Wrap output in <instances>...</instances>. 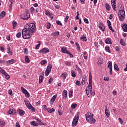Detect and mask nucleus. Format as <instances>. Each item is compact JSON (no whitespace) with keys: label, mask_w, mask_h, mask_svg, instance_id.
<instances>
[{"label":"nucleus","mask_w":127,"mask_h":127,"mask_svg":"<svg viewBox=\"0 0 127 127\" xmlns=\"http://www.w3.org/2000/svg\"><path fill=\"white\" fill-rule=\"evenodd\" d=\"M6 63L7 65L8 66L9 65H11V64H13L14 63V60L13 59L9 60H8Z\"/></svg>","instance_id":"obj_22"},{"label":"nucleus","mask_w":127,"mask_h":127,"mask_svg":"<svg viewBox=\"0 0 127 127\" xmlns=\"http://www.w3.org/2000/svg\"><path fill=\"white\" fill-rule=\"evenodd\" d=\"M25 96L26 98H29L30 97V95L29 94V93H28V92L25 94Z\"/></svg>","instance_id":"obj_59"},{"label":"nucleus","mask_w":127,"mask_h":127,"mask_svg":"<svg viewBox=\"0 0 127 127\" xmlns=\"http://www.w3.org/2000/svg\"><path fill=\"white\" fill-rule=\"evenodd\" d=\"M89 85L86 88V92L87 94V97L88 98H91L92 96L94 97L95 96V91H92V86L93 85L92 80V73L91 72H89Z\"/></svg>","instance_id":"obj_2"},{"label":"nucleus","mask_w":127,"mask_h":127,"mask_svg":"<svg viewBox=\"0 0 127 127\" xmlns=\"http://www.w3.org/2000/svg\"><path fill=\"white\" fill-rule=\"evenodd\" d=\"M18 112L19 113V116H24V114H25V112H24V111L21 109H19Z\"/></svg>","instance_id":"obj_26"},{"label":"nucleus","mask_w":127,"mask_h":127,"mask_svg":"<svg viewBox=\"0 0 127 127\" xmlns=\"http://www.w3.org/2000/svg\"><path fill=\"white\" fill-rule=\"evenodd\" d=\"M105 49L106 52H108V53H111V50H110V47L106 46Z\"/></svg>","instance_id":"obj_41"},{"label":"nucleus","mask_w":127,"mask_h":127,"mask_svg":"<svg viewBox=\"0 0 127 127\" xmlns=\"http://www.w3.org/2000/svg\"><path fill=\"white\" fill-rule=\"evenodd\" d=\"M125 16L126 15H119V20L120 21H124V20H125V18H126Z\"/></svg>","instance_id":"obj_25"},{"label":"nucleus","mask_w":127,"mask_h":127,"mask_svg":"<svg viewBox=\"0 0 127 127\" xmlns=\"http://www.w3.org/2000/svg\"><path fill=\"white\" fill-rule=\"evenodd\" d=\"M71 76L74 78L76 77V72L74 70H71Z\"/></svg>","instance_id":"obj_46"},{"label":"nucleus","mask_w":127,"mask_h":127,"mask_svg":"<svg viewBox=\"0 0 127 127\" xmlns=\"http://www.w3.org/2000/svg\"><path fill=\"white\" fill-rule=\"evenodd\" d=\"M36 120L37 121V123H38V124L39 126H45V124H44V123H42V122H41V120L38 118H36Z\"/></svg>","instance_id":"obj_23"},{"label":"nucleus","mask_w":127,"mask_h":127,"mask_svg":"<svg viewBox=\"0 0 127 127\" xmlns=\"http://www.w3.org/2000/svg\"><path fill=\"white\" fill-rule=\"evenodd\" d=\"M4 125H5L4 120L0 119V127H4Z\"/></svg>","instance_id":"obj_33"},{"label":"nucleus","mask_w":127,"mask_h":127,"mask_svg":"<svg viewBox=\"0 0 127 127\" xmlns=\"http://www.w3.org/2000/svg\"><path fill=\"white\" fill-rule=\"evenodd\" d=\"M98 27L100 28V29L104 32L106 30V27H105V24H104V23L103 22L101 21L99 22V24H98Z\"/></svg>","instance_id":"obj_7"},{"label":"nucleus","mask_w":127,"mask_h":127,"mask_svg":"<svg viewBox=\"0 0 127 127\" xmlns=\"http://www.w3.org/2000/svg\"><path fill=\"white\" fill-rule=\"evenodd\" d=\"M8 94L10 96H13V94H12V90L11 89L8 90Z\"/></svg>","instance_id":"obj_55"},{"label":"nucleus","mask_w":127,"mask_h":127,"mask_svg":"<svg viewBox=\"0 0 127 127\" xmlns=\"http://www.w3.org/2000/svg\"><path fill=\"white\" fill-rule=\"evenodd\" d=\"M85 117L87 122L89 124L94 125L96 123V119H94V115L91 114V113H88L87 114H85Z\"/></svg>","instance_id":"obj_3"},{"label":"nucleus","mask_w":127,"mask_h":127,"mask_svg":"<svg viewBox=\"0 0 127 127\" xmlns=\"http://www.w3.org/2000/svg\"><path fill=\"white\" fill-rule=\"evenodd\" d=\"M56 23L58 24V25H61V26H63V25L61 23V21H59V20H56Z\"/></svg>","instance_id":"obj_45"},{"label":"nucleus","mask_w":127,"mask_h":127,"mask_svg":"<svg viewBox=\"0 0 127 127\" xmlns=\"http://www.w3.org/2000/svg\"><path fill=\"white\" fill-rule=\"evenodd\" d=\"M24 102L28 109L31 110L32 112H35V109L32 105H31V104H30V102H29V101H28V99H25Z\"/></svg>","instance_id":"obj_4"},{"label":"nucleus","mask_w":127,"mask_h":127,"mask_svg":"<svg viewBox=\"0 0 127 127\" xmlns=\"http://www.w3.org/2000/svg\"><path fill=\"white\" fill-rule=\"evenodd\" d=\"M118 120H119V122L120 123L121 125H123V124H124V122L123 121V119H122V118H119Z\"/></svg>","instance_id":"obj_58"},{"label":"nucleus","mask_w":127,"mask_h":127,"mask_svg":"<svg viewBox=\"0 0 127 127\" xmlns=\"http://www.w3.org/2000/svg\"><path fill=\"white\" fill-rule=\"evenodd\" d=\"M86 82H87V79L85 76H83L82 81H81L82 85H85V84H86Z\"/></svg>","instance_id":"obj_28"},{"label":"nucleus","mask_w":127,"mask_h":127,"mask_svg":"<svg viewBox=\"0 0 127 127\" xmlns=\"http://www.w3.org/2000/svg\"><path fill=\"white\" fill-rule=\"evenodd\" d=\"M61 51H62V53H65L66 54H67V53H68V52L69 51H68V50H67V48L66 47H61Z\"/></svg>","instance_id":"obj_17"},{"label":"nucleus","mask_w":127,"mask_h":127,"mask_svg":"<svg viewBox=\"0 0 127 127\" xmlns=\"http://www.w3.org/2000/svg\"><path fill=\"white\" fill-rule=\"evenodd\" d=\"M81 40H83V41H87V37L85 36V35H83V36L80 37Z\"/></svg>","instance_id":"obj_43"},{"label":"nucleus","mask_w":127,"mask_h":127,"mask_svg":"<svg viewBox=\"0 0 127 127\" xmlns=\"http://www.w3.org/2000/svg\"><path fill=\"white\" fill-rule=\"evenodd\" d=\"M79 118L80 117L78 115H76L74 116L72 123V127H75L77 126V124H78V122H79Z\"/></svg>","instance_id":"obj_5"},{"label":"nucleus","mask_w":127,"mask_h":127,"mask_svg":"<svg viewBox=\"0 0 127 127\" xmlns=\"http://www.w3.org/2000/svg\"><path fill=\"white\" fill-rule=\"evenodd\" d=\"M7 53L10 55V56H12V52L10 51V47L9 45L7 46Z\"/></svg>","instance_id":"obj_18"},{"label":"nucleus","mask_w":127,"mask_h":127,"mask_svg":"<svg viewBox=\"0 0 127 127\" xmlns=\"http://www.w3.org/2000/svg\"><path fill=\"white\" fill-rule=\"evenodd\" d=\"M51 13L48 10H45L46 15H49Z\"/></svg>","instance_id":"obj_54"},{"label":"nucleus","mask_w":127,"mask_h":127,"mask_svg":"<svg viewBox=\"0 0 127 127\" xmlns=\"http://www.w3.org/2000/svg\"><path fill=\"white\" fill-rule=\"evenodd\" d=\"M62 96H63V99H64V100H66V99L68 98V92H67V90H64L63 91Z\"/></svg>","instance_id":"obj_11"},{"label":"nucleus","mask_w":127,"mask_h":127,"mask_svg":"<svg viewBox=\"0 0 127 127\" xmlns=\"http://www.w3.org/2000/svg\"><path fill=\"white\" fill-rule=\"evenodd\" d=\"M24 53L27 55L28 54V50H27V49L26 48L24 49Z\"/></svg>","instance_id":"obj_60"},{"label":"nucleus","mask_w":127,"mask_h":127,"mask_svg":"<svg viewBox=\"0 0 127 127\" xmlns=\"http://www.w3.org/2000/svg\"><path fill=\"white\" fill-rule=\"evenodd\" d=\"M2 74L5 76V78L6 80H9V78H10V76L6 72L5 70H4V71L2 72Z\"/></svg>","instance_id":"obj_15"},{"label":"nucleus","mask_w":127,"mask_h":127,"mask_svg":"<svg viewBox=\"0 0 127 127\" xmlns=\"http://www.w3.org/2000/svg\"><path fill=\"white\" fill-rule=\"evenodd\" d=\"M29 17H30V14L29 13H27L23 18H22V19H24V20H27Z\"/></svg>","instance_id":"obj_29"},{"label":"nucleus","mask_w":127,"mask_h":127,"mask_svg":"<svg viewBox=\"0 0 127 127\" xmlns=\"http://www.w3.org/2000/svg\"><path fill=\"white\" fill-rule=\"evenodd\" d=\"M50 27H51V24L50 23H48L47 26V29H50Z\"/></svg>","instance_id":"obj_56"},{"label":"nucleus","mask_w":127,"mask_h":127,"mask_svg":"<svg viewBox=\"0 0 127 127\" xmlns=\"http://www.w3.org/2000/svg\"><path fill=\"white\" fill-rule=\"evenodd\" d=\"M71 109H76V108H77V104L74 103L71 104Z\"/></svg>","instance_id":"obj_44"},{"label":"nucleus","mask_w":127,"mask_h":127,"mask_svg":"<svg viewBox=\"0 0 127 127\" xmlns=\"http://www.w3.org/2000/svg\"><path fill=\"white\" fill-rule=\"evenodd\" d=\"M75 44L77 46V51H78V52H80V45H79V43L76 42L75 43Z\"/></svg>","instance_id":"obj_48"},{"label":"nucleus","mask_w":127,"mask_h":127,"mask_svg":"<svg viewBox=\"0 0 127 127\" xmlns=\"http://www.w3.org/2000/svg\"><path fill=\"white\" fill-rule=\"evenodd\" d=\"M53 82V78H50L49 80V84H51Z\"/></svg>","instance_id":"obj_64"},{"label":"nucleus","mask_w":127,"mask_h":127,"mask_svg":"<svg viewBox=\"0 0 127 127\" xmlns=\"http://www.w3.org/2000/svg\"><path fill=\"white\" fill-rule=\"evenodd\" d=\"M107 24H108L109 29L110 30H111V31H112V32H115V30H114V29H113V27H112V23H111V21L108 20H107Z\"/></svg>","instance_id":"obj_14"},{"label":"nucleus","mask_w":127,"mask_h":127,"mask_svg":"<svg viewBox=\"0 0 127 127\" xmlns=\"http://www.w3.org/2000/svg\"><path fill=\"white\" fill-rule=\"evenodd\" d=\"M39 79V84H41V83L43 81V79H44V73H43V72L40 73Z\"/></svg>","instance_id":"obj_13"},{"label":"nucleus","mask_w":127,"mask_h":127,"mask_svg":"<svg viewBox=\"0 0 127 127\" xmlns=\"http://www.w3.org/2000/svg\"><path fill=\"white\" fill-rule=\"evenodd\" d=\"M67 76H68V74H67V72H64L61 75L60 77L62 78L63 80H65L66 78H67Z\"/></svg>","instance_id":"obj_19"},{"label":"nucleus","mask_w":127,"mask_h":127,"mask_svg":"<svg viewBox=\"0 0 127 127\" xmlns=\"http://www.w3.org/2000/svg\"><path fill=\"white\" fill-rule=\"evenodd\" d=\"M66 54H68V55H69V57H70V58H73V57H74V56L69 51L67 52V53Z\"/></svg>","instance_id":"obj_49"},{"label":"nucleus","mask_w":127,"mask_h":127,"mask_svg":"<svg viewBox=\"0 0 127 127\" xmlns=\"http://www.w3.org/2000/svg\"><path fill=\"white\" fill-rule=\"evenodd\" d=\"M65 65H66V66H71V63L69 62H66L65 63Z\"/></svg>","instance_id":"obj_57"},{"label":"nucleus","mask_w":127,"mask_h":127,"mask_svg":"<svg viewBox=\"0 0 127 127\" xmlns=\"http://www.w3.org/2000/svg\"><path fill=\"white\" fill-rule=\"evenodd\" d=\"M5 49L2 46H0V51H2V52H3L4 51Z\"/></svg>","instance_id":"obj_61"},{"label":"nucleus","mask_w":127,"mask_h":127,"mask_svg":"<svg viewBox=\"0 0 127 127\" xmlns=\"http://www.w3.org/2000/svg\"><path fill=\"white\" fill-rule=\"evenodd\" d=\"M105 43L106 44H112V40H111L110 38H107L105 40Z\"/></svg>","instance_id":"obj_27"},{"label":"nucleus","mask_w":127,"mask_h":127,"mask_svg":"<svg viewBox=\"0 0 127 127\" xmlns=\"http://www.w3.org/2000/svg\"><path fill=\"white\" fill-rule=\"evenodd\" d=\"M98 62L100 65H101V64H103V59L101 58H99Z\"/></svg>","instance_id":"obj_52"},{"label":"nucleus","mask_w":127,"mask_h":127,"mask_svg":"<svg viewBox=\"0 0 127 127\" xmlns=\"http://www.w3.org/2000/svg\"><path fill=\"white\" fill-rule=\"evenodd\" d=\"M12 25L13 29H15V28H16V26H17V23H16V21H13Z\"/></svg>","instance_id":"obj_36"},{"label":"nucleus","mask_w":127,"mask_h":127,"mask_svg":"<svg viewBox=\"0 0 127 127\" xmlns=\"http://www.w3.org/2000/svg\"><path fill=\"white\" fill-rule=\"evenodd\" d=\"M31 126H34L35 127H38L39 124L38 123H36L35 121H32L30 123Z\"/></svg>","instance_id":"obj_30"},{"label":"nucleus","mask_w":127,"mask_h":127,"mask_svg":"<svg viewBox=\"0 0 127 127\" xmlns=\"http://www.w3.org/2000/svg\"><path fill=\"white\" fill-rule=\"evenodd\" d=\"M75 84L77 86H80V85H81V83L79 80L76 81Z\"/></svg>","instance_id":"obj_62"},{"label":"nucleus","mask_w":127,"mask_h":127,"mask_svg":"<svg viewBox=\"0 0 127 127\" xmlns=\"http://www.w3.org/2000/svg\"><path fill=\"white\" fill-rule=\"evenodd\" d=\"M111 5L115 11H117V6L116 5V0H111Z\"/></svg>","instance_id":"obj_12"},{"label":"nucleus","mask_w":127,"mask_h":127,"mask_svg":"<svg viewBox=\"0 0 127 127\" xmlns=\"http://www.w3.org/2000/svg\"><path fill=\"white\" fill-rule=\"evenodd\" d=\"M21 90L22 92V93L24 94H26L27 93V92H28V91H27V90L26 89H25L23 87H21Z\"/></svg>","instance_id":"obj_35"},{"label":"nucleus","mask_w":127,"mask_h":127,"mask_svg":"<svg viewBox=\"0 0 127 127\" xmlns=\"http://www.w3.org/2000/svg\"><path fill=\"white\" fill-rule=\"evenodd\" d=\"M11 3L9 5V10H11L12 9V2H10Z\"/></svg>","instance_id":"obj_53"},{"label":"nucleus","mask_w":127,"mask_h":127,"mask_svg":"<svg viewBox=\"0 0 127 127\" xmlns=\"http://www.w3.org/2000/svg\"><path fill=\"white\" fill-rule=\"evenodd\" d=\"M37 43H38V44L35 47V49L36 50H37L38 49H39V47H40V44H41V42H40V41H38Z\"/></svg>","instance_id":"obj_40"},{"label":"nucleus","mask_w":127,"mask_h":127,"mask_svg":"<svg viewBox=\"0 0 127 127\" xmlns=\"http://www.w3.org/2000/svg\"><path fill=\"white\" fill-rule=\"evenodd\" d=\"M47 63V61L46 60H43L40 62L41 65H45Z\"/></svg>","instance_id":"obj_39"},{"label":"nucleus","mask_w":127,"mask_h":127,"mask_svg":"<svg viewBox=\"0 0 127 127\" xmlns=\"http://www.w3.org/2000/svg\"><path fill=\"white\" fill-rule=\"evenodd\" d=\"M119 12L118 15H126V12L125 11V7L124 6H121V8L119 9Z\"/></svg>","instance_id":"obj_8"},{"label":"nucleus","mask_w":127,"mask_h":127,"mask_svg":"<svg viewBox=\"0 0 127 127\" xmlns=\"http://www.w3.org/2000/svg\"><path fill=\"white\" fill-rule=\"evenodd\" d=\"M114 68L116 71H120V68H119V66H118L117 64H114Z\"/></svg>","instance_id":"obj_38"},{"label":"nucleus","mask_w":127,"mask_h":127,"mask_svg":"<svg viewBox=\"0 0 127 127\" xmlns=\"http://www.w3.org/2000/svg\"><path fill=\"white\" fill-rule=\"evenodd\" d=\"M57 96H58V95L55 94L53 96V97L50 101L51 104H54V102H55V100H56V98H57Z\"/></svg>","instance_id":"obj_16"},{"label":"nucleus","mask_w":127,"mask_h":127,"mask_svg":"<svg viewBox=\"0 0 127 127\" xmlns=\"http://www.w3.org/2000/svg\"><path fill=\"white\" fill-rule=\"evenodd\" d=\"M84 21L85 23H87V24H89V20L87 18L84 19Z\"/></svg>","instance_id":"obj_63"},{"label":"nucleus","mask_w":127,"mask_h":127,"mask_svg":"<svg viewBox=\"0 0 127 127\" xmlns=\"http://www.w3.org/2000/svg\"><path fill=\"white\" fill-rule=\"evenodd\" d=\"M52 69V64L48 65L45 72L46 77H47V76H48V75L50 74V72H51Z\"/></svg>","instance_id":"obj_6"},{"label":"nucleus","mask_w":127,"mask_h":127,"mask_svg":"<svg viewBox=\"0 0 127 127\" xmlns=\"http://www.w3.org/2000/svg\"><path fill=\"white\" fill-rule=\"evenodd\" d=\"M108 67L110 69V75H113V64L112 62H108Z\"/></svg>","instance_id":"obj_9"},{"label":"nucleus","mask_w":127,"mask_h":127,"mask_svg":"<svg viewBox=\"0 0 127 127\" xmlns=\"http://www.w3.org/2000/svg\"><path fill=\"white\" fill-rule=\"evenodd\" d=\"M16 37H17V38H20V37H21V32H18L16 35Z\"/></svg>","instance_id":"obj_51"},{"label":"nucleus","mask_w":127,"mask_h":127,"mask_svg":"<svg viewBox=\"0 0 127 127\" xmlns=\"http://www.w3.org/2000/svg\"><path fill=\"white\" fill-rule=\"evenodd\" d=\"M105 7L107 10H108V11L111 10V6H110L109 4L108 3L105 4Z\"/></svg>","instance_id":"obj_37"},{"label":"nucleus","mask_w":127,"mask_h":127,"mask_svg":"<svg viewBox=\"0 0 127 127\" xmlns=\"http://www.w3.org/2000/svg\"><path fill=\"white\" fill-rule=\"evenodd\" d=\"M120 44H121V45H123V46H126V43H125V41H124V40L123 39H121Z\"/></svg>","instance_id":"obj_42"},{"label":"nucleus","mask_w":127,"mask_h":127,"mask_svg":"<svg viewBox=\"0 0 127 127\" xmlns=\"http://www.w3.org/2000/svg\"><path fill=\"white\" fill-rule=\"evenodd\" d=\"M68 96L69 97H72L73 96V91L70 90L69 92H68Z\"/></svg>","instance_id":"obj_50"},{"label":"nucleus","mask_w":127,"mask_h":127,"mask_svg":"<svg viewBox=\"0 0 127 127\" xmlns=\"http://www.w3.org/2000/svg\"><path fill=\"white\" fill-rule=\"evenodd\" d=\"M7 114H8V115H15L16 112L13 110V109H11L8 112Z\"/></svg>","instance_id":"obj_24"},{"label":"nucleus","mask_w":127,"mask_h":127,"mask_svg":"<svg viewBox=\"0 0 127 127\" xmlns=\"http://www.w3.org/2000/svg\"><path fill=\"white\" fill-rule=\"evenodd\" d=\"M105 113L107 118H110V111L108 110L107 107L105 108Z\"/></svg>","instance_id":"obj_21"},{"label":"nucleus","mask_w":127,"mask_h":127,"mask_svg":"<svg viewBox=\"0 0 127 127\" xmlns=\"http://www.w3.org/2000/svg\"><path fill=\"white\" fill-rule=\"evenodd\" d=\"M122 28L123 29L124 32H127V23H124L122 25Z\"/></svg>","instance_id":"obj_20"},{"label":"nucleus","mask_w":127,"mask_h":127,"mask_svg":"<svg viewBox=\"0 0 127 127\" xmlns=\"http://www.w3.org/2000/svg\"><path fill=\"white\" fill-rule=\"evenodd\" d=\"M52 35H54V36H58L59 35V31H56L53 33Z\"/></svg>","instance_id":"obj_47"},{"label":"nucleus","mask_w":127,"mask_h":127,"mask_svg":"<svg viewBox=\"0 0 127 127\" xmlns=\"http://www.w3.org/2000/svg\"><path fill=\"white\" fill-rule=\"evenodd\" d=\"M47 111L48 113L51 114L52 113H53V112H55V109H53V108H52V109L47 108Z\"/></svg>","instance_id":"obj_32"},{"label":"nucleus","mask_w":127,"mask_h":127,"mask_svg":"<svg viewBox=\"0 0 127 127\" xmlns=\"http://www.w3.org/2000/svg\"><path fill=\"white\" fill-rule=\"evenodd\" d=\"M5 16V12L4 11H2L0 13V19H1L3 17H4Z\"/></svg>","instance_id":"obj_31"},{"label":"nucleus","mask_w":127,"mask_h":127,"mask_svg":"<svg viewBox=\"0 0 127 127\" xmlns=\"http://www.w3.org/2000/svg\"><path fill=\"white\" fill-rule=\"evenodd\" d=\"M39 53H42L43 54H46L49 52V49L48 48H44L42 50L39 51Z\"/></svg>","instance_id":"obj_10"},{"label":"nucleus","mask_w":127,"mask_h":127,"mask_svg":"<svg viewBox=\"0 0 127 127\" xmlns=\"http://www.w3.org/2000/svg\"><path fill=\"white\" fill-rule=\"evenodd\" d=\"M25 61L26 63H29V62H30V60H29V58L28 57V56H26L25 57Z\"/></svg>","instance_id":"obj_34"},{"label":"nucleus","mask_w":127,"mask_h":127,"mask_svg":"<svg viewBox=\"0 0 127 127\" xmlns=\"http://www.w3.org/2000/svg\"><path fill=\"white\" fill-rule=\"evenodd\" d=\"M25 27L22 31V37L24 39H30L32 36V33L36 30V27L35 24L33 23H29L27 24Z\"/></svg>","instance_id":"obj_1"}]
</instances>
